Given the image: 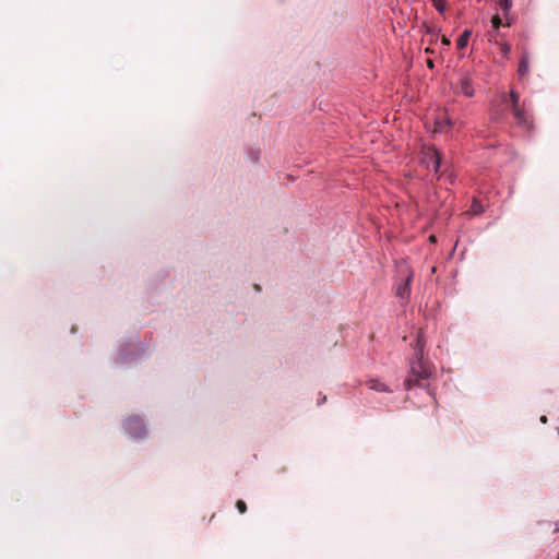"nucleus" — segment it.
Here are the masks:
<instances>
[{"instance_id":"obj_6","label":"nucleus","mask_w":559,"mask_h":559,"mask_svg":"<svg viewBox=\"0 0 559 559\" xmlns=\"http://www.w3.org/2000/svg\"><path fill=\"white\" fill-rule=\"evenodd\" d=\"M427 164V167H431L435 169V171H438L440 165H441V157L437 150H431L428 152V157L425 160Z\"/></svg>"},{"instance_id":"obj_20","label":"nucleus","mask_w":559,"mask_h":559,"mask_svg":"<svg viewBox=\"0 0 559 559\" xmlns=\"http://www.w3.org/2000/svg\"><path fill=\"white\" fill-rule=\"evenodd\" d=\"M433 63L431 60H428V67L432 68Z\"/></svg>"},{"instance_id":"obj_13","label":"nucleus","mask_w":559,"mask_h":559,"mask_svg":"<svg viewBox=\"0 0 559 559\" xmlns=\"http://www.w3.org/2000/svg\"><path fill=\"white\" fill-rule=\"evenodd\" d=\"M433 7L438 12L444 13L447 9V0H433Z\"/></svg>"},{"instance_id":"obj_16","label":"nucleus","mask_w":559,"mask_h":559,"mask_svg":"<svg viewBox=\"0 0 559 559\" xmlns=\"http://www.w3.org/2000/svg\"><path fill=\"white\" fill-rule=\"evenodd\" d=\"M510 50H511V48H510V46L508 44H502L501 45V51H502L503 56H508Z\"/></svg>"},{"instance_id":"obj_2","label":"nucleus","mask_w":559,"mask_h":559,"mask_svg":"<svg viewBox=\"0 0 559 559\" xmlns=\"http://www.w3.org/2000/svg\"><path fill=\"white\" fill-rule=\"evenodd\" d=\"M123 429L134 440H141L147 435L143 420L138 416L128 418L123 424Z\"/></svg>"},{"instance_id":"obj_14","label":"nucleus","mask_w":559,"mask_h":559,"mask_svg":"<svg viewBox=\"0 0 559 559\" xmlns=\"http://www.w3.org/2000/svg\"><path fill=\"white\" fill-rule=\"evenodd\" d=\"M471 212L475 215L483 213V205L478 201L474 200L471 206Z\"/></svg>"},{"instance_id":"obj_11","label":"nucleus","mask_w":559,"mask_h":559,"mask_svg":"<svg viewBox=\"0 0 559 559\" xmlns=\"http://www.w3.org/2000/svg\"><path fill=\"white\" fill-rule=\"evenodd\" d=\"M436 128L433 131H442L444 126H450L451 124V121L449 118H447L445 116H440L437 120H436Z\"/></svg>"},{"instance_id":"obj_17","label":"nucleus","mask_w":559,"mask_h":559,"mask_svg":"<svg viewBox=\"0 0 559 559\" xmlns=\"http://www.w3.org/2000/svg\"><path fill=\"white\" fill-rule=\"evenodd\" d=\"M119 359H120L121 362H124V361L129 360V358L123 353H120Z\"/></svg>"},{"instance_id":"obj_8","label":"nucleus","mask_w":559,"mask_h":559,"mask_svg":"<svg viewBox=\"0 0 559 559\" xmlns=\"http://www.w3.org/2000/svg\"><path fill=\"white\" fill-rule=\"evenodd\" d=\"M528 69H530V59H528L527 53H524L519 63V69H518L519 75H521V76L525 75L528 72Z\"/></svg>"},{"instance_id":"obj_1","label":"nucleus","mask_w":559,"mask_h":559,"mask_svg":"<svg viewBox=\"0 0 559 559\" xmlns=\"http://www.w3.org/2000/svg\"><path fill=\"white\" fill-rule=\"evenodd\" d=\"M425 344L423 334L418 333L414 347V358L409 362V371L405 380L406 390L421 385V381L429 379L432 373L431 366L424 360Z\"/></svg>"},{"instance_id":"obj_19","label":"nucleus","mask_w":559,"mask_h":559,"mask_svg":"<svg viewBox=\"0 0 559 559\" xmlns=\"http://www.w3.org/2000/svg\"><path fill=\"white\" fill-rule=\"evenodd\" d=\"M540 423L546 424L547 423V417L546 416H542L540 417Z\"/></svg>"},{"instance_id":"obj_9","label":"nucleus","mask_w":559,"mask_h":559,"mask_svg":"<svg viewBox=\"0 0 559 559\" xmlns=\"http://www.w3.org/2000/svg\"><path fill=\"white\" fill-rule=\"evenodd\" d=\"M472 35V31L465 29L457 38L456 46L459 49H464L467 46L468 39Z\"/></svg>"},{"instance_id":"obj_12","label":"nucleus","mask_w":559,"mask_h":559,"mask_svg":"<svg viewBox=\"0 0 559 559\" xmlns=\"http://www.w3.org/2000/svg\"><path fill=\"white\" fill-rule=\"evenodd\" d=\"M501 25H502V22H501L500 16L495 15V16L492 17V20H491L492 33H493L495 35H497V34H498V32H499V27H500Z\"/></svg>"},{"instance_id":"obj_15","label":"nucleus","mask_w":559,"mask_h":559,"mask_svg":"<svg viewBox=\"0 0 559 559\" xmlns=\"http://www.w3.org/2000/svg\"><path fill=\"white\" fill-rule=\"evenodd\" d=\"M236 506H237V509H238V511L240 513H245L246 512L247 506H246V503L242 500H239Z\"/></svg>"},{"instance_id":"obj_3","label":"nucleus","mask_w":559,"mask_h":559,"mask_svg":"<svg viewBox=\"0 0 559 559\" xmlns=\"http://www.w3.org/2000/svg\"><path fill=\"white\" fill-rule=\"evenodd\" d=\"M511 102H512V112L518 121L519 124L526 126L527 120L525 117V112L519 108L518 104L520 100L519 94H516L514 91H511L510 93Z\"/></svg>"},{"instance_id":"obj_18","label":"nucleus","mask_w":559,"mask_h":559,"mask_svg":"<svg viewBox=\"0 0 559 559\" xmlns=\"http://www.w3.org/2000/svg\"><path fill=\"white\" fill-rule=\"evenodd\" d=\"M442 45L444 46H449L451 44L450 39L447 38V37H443L442 40H441Z\"/></svg>"},{"instance_id":"obj_7","label":"nucleus","mask_w":559,"mask_h":559,"mask_svg":"<svg viewBox=\"0 0 559 559\" xmlns=\"http://www.w3.org/2000/svg\"><path fill=\"white\" fill-rule=\"evenodd\" d=\"M367 386L370 390H373V391H377V392H391L389 386L385 383H383L382 381L378 380V379H370V380H368L367 381Z\"/></svg>"},{"instance_id":"obj_5","label":"nucleus","mask_w":559,"mask_h":559,"mask_svg":"<svg viewBox=\"0 0 559 559\" xmlns=\"http://www.w3.org/2000/svg\"><path fill=\"white\" fill-rule=\"evenodd\" d=\"M413 280V273L409 272L404 282L402 284H400L396 288V296L403 300H406L408 299L409 295H411V282Z\"/></svg>"},{"instance_id":"obj_4","label":"nucleus","mask_w":559,"mask_h":559,"mask_svg":"<svg viewBox=\"0 0 559 559\" xmlns=\"http://www.w3.org/2000/svg\"><path fill=\"white\" fill-rule=\"evenodd\" d=\"M456 93L466 97H472L474 95L473 82L468 75H462L460 78L456 85Z\"/></svg>"},{"instance_id":"obj_10","label":"nucleus","mask_w":559,"mask_h":559,"mask_svg":"<svg viewBox=\"0 0 559 559\" xmlns=\"http://www.w3.org/2000/svg\"><path fill=\"white\" fill-rule=\"evenodd\" d=\"M502 13H503V16L508 19V15L510 13V10L512 8V2L511 0H497Z\"/></svg>"}]
</instances>
